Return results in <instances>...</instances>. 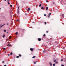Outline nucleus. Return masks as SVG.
I'll return each mask as SVG.
<instances>
[{"label":"nucleus","instance_id":"nucleus-1","mask_svg":"<svg viewBox=\"0 0 66 66\" xmlns=\"http://www.w3.org/2000/svg\"><path fill=\"white\" fill-rule=\"evenodd\" d=\"M42 40V39H41V38H39L38 39V41H40V40Z\"/></svg>","mask_w":66,"mask_h":66},{"label":"nucleus","instance_id":"nucleus-2","mask_svg":"<svg viewBox=\"0 0 66 66\" xmlns=\"http://www.w3.org/2000/svg\"><path fill=\"white\" fill-rule=\"evenodd\" d=\"M7 46H8V47H11V45L10 44L7 45Z\"/></svg>","mask_w":66,"mask_h":66},{"label":"nucleus","instance_id":"nucleus-3","mask_svg":"<svg viewBox=\"0 0 66 66\" xmlns=\"http://www.w3.org/2000/svg\"><path fill=\"white\" fill-rule=\"evenodd\" d=\"M50 64L51 66H52V63H51V62H50Z\"/></svg>","mask_w":66,"mask_h":66},{"label":"nucleus","instance_id":"nucleus-4","mask_svg":"<svg viewBox=\"0 0 66 66\" xmlns=\"http://www.w3.org/2000/svg\"><path fill=\"white\" fill-rule=\"evenodd\" d=\"M30 50L31 51H33V48H30Z\"/></svg>","mask_w":66,"mask_h":66},{"label":"nucleus","instance_id":"nucleus-5","mask_svg":"<svg viewBox=\"0 0 66 66\" xmlns=\"http://www.w3.org/2000/svg\"><path fill=\"white\" fill-rule=\"evenodd\" d=\"M5 37V35L4 34L3 35V37L4 38Z\"/></svg>","mask_w":66,"mask_h":66},{"label":"nucleus","instance_id":"nucleus-6","mask_svg":"<svg viewBox=\"0 0 66 66\" xmlns=\"http://www.w3.org/2000/svg\"><path fill=\"white\" fill-rule=\"evenodd\" d=\"M64 15H62V18H64Z\"/></svg>","mask_w":66,"mask_h":66},{"label":"nucleus","instance_id":"nucleus-7","mask_svg":"<svg viewBox=\"0 0 66 66\" xmlns=\"http://www.w3.org/2000/svg\"><path fill=\"white\" fill-rule=\"evenodd\" d=\"M48 7H47L46 8V10H48Z\"/></svg>","mask_w":66,"mask_h":66},{"label":"nucleus","instance_id":"nucleus-8","mask_svg":"<svg viewBox=\"0 0 66 66\" xmlns=\"http://www.w3.org/2000/svg\"><path fill=\"white\" fill-rule=\"evenodd\" d=\"M5 25V24H4L3 25H2L1 27H0V28H1L2 27H3V26H4Z\"/></svg>","mask_w":66,"mask_h":66},{"label":"nucleus","instance_id":"nucleus-9","mask_svg":"<svg viewBox=\"0 0 66 66\" xmlns=\"http://www.w3.org/2000/svg\"><path fill=\"white\" fill-rule=\"evenodd\" d=\"M16 57V58H19V56H17Z\"/></svg>","mask_w":66,"mask_h":66},{"label":"nucleus","instance_id":"nucleus-10","mask_svg":"<svg viewBox=\"0 0 66 66\" xmlns=\"http://www.w3.org/2000/svg\"><path fill=\"white\" fill-rule=\"evenodd\" d=\"M35 57V56H34L33 57H32V59H34Z\"/></svg>","mask_w":66,"mask_h":66},{"label":"nucleus","instance_id":"nucleus-11","mask_svg":"<svg viewBox=\"0 0 66 66\" xmlns=\"http://www.w3.org/2000/svg\"><path fill=\"white\" fill-rule=\"evenodd\" d=\"M15 34H16V35H18V32H16Z\"/></svg>","mask_w":66,"mask_h":66},{"label":"nucleus","instance_id":"nucleus-12","mask_svg":"<svg viewBox=\"0 0 66 66\" xmlns=\"http://www.w3.org/2000/svg\"><path fill=\"white\" fill-rule=\"evenodd\" d=\"M30 8H29L28 9V11H30Z\"/></svg>","mask_w":66,"mask_h":66},{"label":"nucleus","instance_id":"nucleus-13","mask_svg":"<svg viewBox=\"0 0 66 66\" xmlns=\"http://www.w3.org/2000/svg\"><path fill=\"white\" fill-rule=\"evenodd\" d=\"M46 36V35L45 34H44L43 35V36L44 37H45V36Z\"/></svg>","mask_w":66,"mask_h":66},{"label":"nucleus","instance_id":"nucleus-14","mask_svg":"<svg viewBox=\"0 0 66 66\" xmlns=\"http://www.w3.org/2000/svg\"><path fill=\"white\" fill-rule=\"evenodd\" d=\"M9 39H11V38H12V37L10 36L9 37Z\"/></svg>","mask_w":66,"mask_h":66},{"label":"nucleus","instance_id":"nucleus-15","mask_svg":"<svg viewBox=\"0 0 66 66\" xmlns=\"http://www.w3.org/2000/svg\"><path fill=\"white\" fill-rule=\"evenodd\" d=\"M19 56H20V57H21V54H19Z\"/></svg>","mask_w":66,"mask_h":66},{"label":"nucleus","instance_id":"nucleus-16","mask_svg":"<svg viewBox=\"0 0 66 66\" xmlns=\"http://www.w3.org/2000/svg\"><path fill=\"white\" fill-rule=\"evenodd\" d=\"M12 54H13V53L11 52V53H10V55H12Z\"/></svg>","mask_w":66,"mask_h":66},{"label":"nucleus","instance_id":"nucleus-17","mask_svg":"<svg viewBox=\"0 0 66 66\" xmlns=\"http://www.w3.org/2000/svg\"><path fill=\"white\" fill-rule=\"evenodd\" d=\"M39 7H40L41 6V4H40L39 5Z\"/></svg>","mask_w":66,"mask_h":66},{"label":"nucleus","instance_id":"nucleus-18","mask_svg":"<svg viewBox=\"0 0 66 66\" xmlns=\"http://www.w3.org/2000/svg\"><path fill=\"white\" fill-rule=\"evenodd\" d=\"M41 9H42V10H43V9H44V7H41Z\"/></svg>","mask_w":66,"mask_h":66},{"label":"nucleus","instance_id":"nucleus-19","mask_svg":"<svg viewBox=\"0 0 66 66\" xmlns=\"http://www.w3.org/2000/svg\"><path fill=\"white\" fill-rule=\"evenodd\" d=\"M47 23V22H45V24H46Z\"/></svg>","mask_w":66,"mask_h":66},{"label":"nucleus","instance_id":"nucleus-20","mask_svg":"<svg viewBox=\"0 0 66 66\" xmlns=\"http://www.w3.org/2000/svg\"><path fill=\"white\" fill-rule=\"evenodd\" d=\"M4 32H6V30H4Z\"/></svg>","mask_w":66,"mask_h":66},{"label":"nucleus","instance_id":"nucleus-21","mask_svg":"<svg viewBox=\"0 0 66 66\" xmlns=\"http://www.w3.org/2000/svg\"><path fill=\"white\" fill-rule=\"evenodd\" d=\"M56 60H54V62H56Z\"/></svg>","mask_w":66,"mask_h":66},{"label":"nucleus","instance_id":"nucleus-22","mask_svg":"<svg viewBox=\"0 0 66 66\" xmlns=\"http://www.w3.org/2000/svg\"><path fill=\"white\" fill-rule=\"evenodd\" d=\"M51 14V13H50L49 14V15H50Z\"/></svg>","mask_w":66,"mask_h":66},{"label":"nucleus","instance_id":"nucleus-23","mask_svg":"<svg viewBox=\"0 0 66 66\" xmlns=\"http://www.w3.org/2000/svg\"><path fill=\"white\" fill-rule=\"evenodd\" d=\"M55 64H53V66H55Z\"/></svg>","mask_w":66,"mask_h":66},{"label":"nucleus","instance_id":"nucleus-24","mask_svg":"<svg viewBox=\"0 0 66 66\" xmlns=\"http://www.w3.org/2000/svg\"><path fill=\"white\" fill-rule=\"evenodd\" d=\"M3 50H5V48H3Z\"/></svg>","mask_w":66,"mask_h":66},{"label":"nucleus","instance_id":"nucleus-25","mask_svg":"<svg viewBox=\"0 0 66 66\" xmlns=\"http://www.w3.org/2000/svg\"><path fill=\"white\" fill-rule=\"evenodd\" d=\"M7 55H8V56H10V54H8Z\"/></svg>","mask_w":66,"mask_h":66},{"label":"nucleus","instance_id":"nucleus-26","mask_svg":"<svg viewBox=\"0 0 66 66\" xmlns=\"http://www.w3.org/2000/svg\"><path fill=\"white\" fill-rule=\"evenodd\" d=\"M55 63L56 64H57L58 62H56Z\"/></svg>","mask_w":66,"mask_h":66},{"label":"nucleus","instance_id":"nucleus-27","mask_svg":"<svg viewBox=\"0 0 66 66\" xmlns=\"http://www.w3.org/2000/svg\"><path fill=\"white\" fill-rule=\"evenodd\" d=\"M44 16H46V14H44Z\"/></svg>","mask_w":66,"mask_h":66},{"label":"nucleus","instance_id":"nucleus-28","mask_svg":"<svg viewBox=\"0 0 66 66\" xmlns=\"http://www.w3.org/2000/svg\"><path fill=\"white\" fill-rule=\"evenodd\" d=\"M46 33H48V31H46Z\"/></svg>","mask_w":66,"mask_h":66},{"label":"nucleus","instance_id":"nucleus-29","mask_svg":"<svg viewBox=\"0 0 66 66\" xmlns=\"http://www.w3.org/2000/svg\"><path fill=\"white\" fill-rule=\"evenodd\" d=\"M36 62H34V64H36Z\"/></svg>","mask_w":66,"mask_h":66},{"label":"nucleus","instance_id":"nucleus-30","mask_svg":"<svg viewBox=\"0 0 66 66\" xmlns=\"http://www.w3.org/2000/svg\"><path fill=\"white\" fill-rule=\"evenodd\" d=\"M10 6L11 7H12V5H10Z\"/></svg>","mask_w":66,"mask_h":66},{"label":"nucleus","instance_id":"nucleus-31","mask_svg":"<svg viewBox=\"0 0 66 66\" xmlns=\"http://www.w3.org/2000/svg\"><path fill=\"white\" fill-rule=\"evenodd\" d=\"M4 63V61H3L2 62V63Z\"/></svg>","mask_w":66,"mask_h":66},{"label":"nucleus","instance_id":"nucleus-32","mask_svg":"<svg viewBox=\"0 0 66 66\" xmlns=\"http://www.w3.org/2000/svg\"><path fill=\"white\" fill-rule=\"evenodd\" d=\"M46 2H48V1H46Z\"/></svg>","mask_w":66,"mask_h":66},{"label":"nucleus","instance_id":"nucleus-33","mask_svg":"<svg viewBox=\"0 0 66 66\" xmlns=\"http://www.w3.org/2000/svg\"><path fill=\"white\" fill-rule=\"evenodd\" d=\"M63 61V59H61V61Z\"/></svg>","mask_w":66,"mask_h":66},{"label":"nucleus","instance_id":"nucleus-34","mask_svg":"<svg viewBox=\"0 0 66 66\" xmlns=\"http://www.w3.org/2000/svg\"><path fill=\"white\" fill-rule=\"evenodd\" d=\"M61 66H64V65H62Z\"/></svg>","mask_w":66,"mask_h":66},{"label":"nucleus","instance_id":"nucleus-35","mask_svg":"<svg viewBox=\"0 0 66 66\" xmlns=\"http://www.w3.org/2000/svg\"><path fill=\"white\" fill-rule=\"evenodd\" d=\"M8 4H10V3L8 2Z\"/></svg>","mask_w":66,"mask_h":66},{"label":"nucleus","instance_id":"nucleus-36","mask_svg":"<svg viewBox=\"0 0 66 66\" xmlns=\"http://www.w3.org/2000/svg\"><path fill=\"white\" fill-rule=\"evenodd\" d=\"M7 25H9V23H7Z\"/></svg>","mask_w":66,"mask_h":66},{"label":"nucleus","instance_id":"nucleus-37","mask_svg":"<svg viewBox=\"0 0 66 66\" xmlns=\"http://www.w3.org/2000/svg\"><path fill=\"white\" fill-rule=\"evenodd\" d=\"M4 66H6V65L5 64L4 65Z\"/></svg>","mask_w":66,"mask_h":66},{"label":"nucleus","instance_id":"nucleus-38","mask_svg":"<svg viewBox=\"0 0 66 66\" xmlns=\"http://www.w3.org/2000/svg\"><path fill=\"white\" fill-rule=\"evenodd\" d=\"M48 17H50V15H49Z\"/></svg>","mask_w":66,"mask_h":66},{"label":"nucleus","instance_id":"nucleus-39","mask_svg":"<svg viewBox=\"0 0 66 66\" xmlns=\"http://www.w3.org/2000/svg\"><path fill=\"white\" fill-rule=\"evenodd\" d=\"M43 53L45 52V51H43Z\"/></svg>","mask_w":66,"mask_h":66},{"label":"nucleus","instance_id":"nucleus-40","mask_svg":"<svg viewBox=\"0 0 66 66\" xmlns=\"http://www.w3.org/2000/svg\"><path fill=\"white\" fill-rule=\"evenodd\" d=\"M25 15H27V14L26 13H25Z\"/></svg>","mask_w":66,"mask_h":66},{"label":"nucleus","instance_id":"nucleus-41","mask_svg":"<svg viewBox=\"0 0 66 66\" xmlns=\"http://www.w3.org/2000/svg\"><path fill=\"white\" fill-rule=\"evenodd\" d=\"M62 2H64V1L63 0H62Z\"/></svg>","mask_w":66,"mask_h":66},{"label":"nucleus","instance_id":"nucleus-42","mask_svg":"<svg viewBox=\"0 0 66 66\" xmlns=\"http://www.w3.org/2000/svg\"><path fill=\"white\" fill-rule=\"evenodd\" d=\"M16 21H18V20H16Z\"/></svg>","mask_w":66,"mask_h":66},{"label":"nucleus","instance_id":"nucleus-43","mask_svg":"<svg viewBox=\"0 0 66 66\" xmlns=\"http://www.w3.org/2000/svg\"><path fill=\"white\" fill-rule=\"evenodd\" d=\"M18 9L19 10V7H18Z\"/></svg>","mask_w":66,"mask_h":66},{"label":"nucleus","instance_id":"nucleus-44","mask_svg":"<svg viewBox=\"0 0 66 66\" xmlns=\"http://www.w3.org/2000/svg\"><path fill=\"white\" fill-rule=\"evenodd\" d=\"M5 1H6V0H4Z\"/></svg>","mask_w":66,"mask_h":66},{"label":"nucleus","instance_id":"nucleus-45","mask_svg":"<svg viewBox=\"0 0 66 66\" xmlns=\"http://www.w3.org/2000/svg\"><path fill=\"white\" fill-rule=\"evenodd\" d=\"M6 51H5V53H6Z\"/></svg>","mask_w":66,"mask_h":66},{"label":"nucleus","instance_id":"nucleus-46","mask_svg":"<svg viewBox=\"0 0 66 66\" xmlns=\"http://www.w3.org/2000/svg\"><path fill=\"white\" fill-rule=\"evenodd\" d=\"M7 33H9V32H7Z\"/></svg>","mask_w":66,"mask_h":66},{"label":"nucleus","instance_id":"nucleus-47","mask_svg":"<svg viewBox=\"0 0 66 66\" xmlns=\"http://www.w3.org/2000/svg\"><path fill=\"white\" fill-rule=\"evenodd\" d=\"M53 3V4H54V3Z\"/></svg>","mask_w":66,"mask_h":66},{"label":"nucleus","instance_id":"nucleus-48","mask_svg":"<svg viewBox=\"0 0 66 66\" xmlns=\"http://www.w3.org/2000/svg\"><path fill=\"white\" fill-rule=\"evenodd\" d=\"M18 21H19V20Z\"/></svg>","mask_w":66,"mask_h":66},{"label":"nucleus","instance_id":"nucleus-49","mask_svg":"<svg viewBox=\"0 0 66 66\" xmlns=\"http://www.w3.org/2000/svg\"><path fill=\"white\" fill-rule=\"evenodd\" d=\"M0 10H1V8H0Z\"/></svg>","mask_w":66,"mask_h":66},{"label":"nucleus","instance_id":"nucleus-50","mask_svg":"<svg viewBox=\"0 0 66 66\" xmlns=\"http://www.w3.org/2000/svg\"><path fill=\"white\" fill-rule=\"evenodd\" d=\"M1 20H0V21Z\"/></svg>","mask_w":66,"mask_h":66},{"label":"nucleus","instance_id":"nucleus-51","mask_svg":"<svg viewBox=\"0 0 66 66\" xmlns=\"http://www.w3.org/2000/svg\"><path fill=\"white\" fill-rule=\"evenodd\" d=\"M61 17H62V16H61Z\"/></svg>","mask_w":66,"mask_h":66}]
</instances>
